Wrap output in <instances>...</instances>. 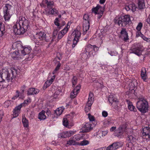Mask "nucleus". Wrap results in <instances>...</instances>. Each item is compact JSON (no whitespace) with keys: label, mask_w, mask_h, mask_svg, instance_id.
<instances>
[{"label":"nucleus","mask_w":150,"mask_h":150,"mask_svg":"<svg viewBox=\"0 0 150 150\" xmlns=\"http://www.w3.org/2000/svg\"><path fill=\"white\" fill-rule=\"evenodd\" d=\"M17 71L14 68L10 69L9 71L7 69H3L2 73L0 72V83L2 84V81L5 79L8 82H13L17 74Z\"/></svg>","instance_id":"nucleus-1"},{"label":"nucleus","mask_w":150,"mask_h":150,"mask_svg":"<svg viewBox=\"0 0 150 150\" xmlns=\"http://www.w3.org/2000/svg\"><path fill=\"white\" fill-rule=\"evenodd\" d=\"M12 3H7L3 8L4 18L5 21H8L12 15V9L13 8Z\"/></svg>","instance_id":"nucleus-2"},{"label":"nucleus","mask_w":150,"mask_h":150,"mask_svg":"<svg viewBox=\"0 0 150 150\" xmlns=\"http://www.w3.org/2000/svg\"><path fill=\"white\" fill-rule=\"evenodd\" d=\"M137 107L142 113H146L148 110V102L144 99L140 100L137 102Z\"/></svg>","instance_id":"nucleus-3"},{"label":"nucleus","mask_w":150,"mask_h":150,"mask_svg":"<svg viewBox=\"0 0 150 150\" xmlns=\"http://www.w3.org/2000/svg\"><path fill=\"white\" fill-rule=\"evenodd\" d=\"M131 23L129 16L127 15L120 17L118 18L117 23L119 26L125 27L129 25Z\"/></svg>","instance_id":"nucleus-4"},{"label":"nucleus","mask_w":150,"mask_h":150,"mask_svg":"<svg viewBox=\"0 0 150 150\" xmlns=\"http://www.w3.org/2000/svg\"><path fill=\"white\" fill-rule=\"evenodd\" d=\"M18 23L20 24L23 28V30H24L25 32L29 30L30 28L29 24L30 22L24 17H21Z\"/></svg>","instance_id":"nucleus-5"},{"label":"nucleus","mask_w":150,"mask_h":150,"mask_svg":"<svg viewBox=\"0 0 150 150\" xmlns=\"http://www.w3.org/2000/svg\"><path fill=\"white\" fill-rule=\"evenodd\" d=\"M93 95L92 93H90L89 94L88 101L86 105L85 110L86 112H88L91 109V107L94 101Z\"/></svg>","instance_id":"nucleus-6"},{"label":"nucleus","mask_w":150,"mask_h":150,"mask_svg":"<svg viewBox=\"0 0 150 150\" xmlns=\"http://www.w3.org/2000/svg\"><path fill=\"white\" fill-rule=\"evenodd\" d=\"M13 32L15 34L21 35L23 34L25 32L23 30V28L20 24L17 23L13 26Z\"/></svg>","instance_id":"nucleus-7"},{"label":"nucleus","mask_w":150,"mask_h":150,"mask_svg":"<svg viewBox=\"0 0 150 150\" xmlns=\"http://www.w3.org/2000/svg\"><path fill=\"white\" fill-rule=\"evenodd\" d=\"M74 33V35H75L74 38L73 40V44L72 45V48H74L75 47L76 45L79 42L81 35V32L77 30H75L74 31L73 33Z\"/></svg>","instance_id":"nucleus-8"},{"label":"nucleus","mask_w":150,"mask_h":150,"mask_svg":"<svg viewBox=\"0 0 150 150\" xmlns=\"http://www.w3.org/2000/svg\"><path fill=\"white\" fill-rule=\"evenodd\" d=\"M137 85L136 81L135 80L133 81H130L129 83H128V86L129 88V93H133L135 95L134 93Z\"/></svg>","instance_id":"nucleus-9"},{"label":"nucleus","mask_w":150,"mask_h":150,"mask_svg":"<svg viewBox=\"0 0 150 150\" xmlns=\"http://www.w3.org/2000/svg\"><path fill=\"white\" fill-rule=\"evenodd\" d=\"M17 47H21L20 49L21 54L23 55L29 54L31 50V48L30 47H23L21 44H17Z\"/></svg>","instance_id":"nucleus-10"},{"label":"nucleus","mask_w":150,"mask_h":150,"mask_svg":"<svg viewBox=\"0 0 150 150\" xmlns=\"http://www.w3.org/2000/svg\"><path fill=\"white\" fill-rule=\"evenodd\" d=\"M131 50L132 53L139 56L142 54V52L143 50V49L142 47L139 46V47L132 48Z\"/></svg>","instance_id":"nucleus-11"},{"label":"nucleus","mask_w":150,"mask_h":150,"mask_svg":"<svg viewBox=\"0 0 150 150\" xmlns=\"http://www.w3.org/2000/svg\"><path fill=\"white\" fill-rule=\"evenodd\" d=\"M120 143L119 142H116L113 143L108 146L106 148V150H115L120 146Z\"/></svg>","instance_id":"nucleus-12"},{"label":"nucleus","mask_w":150,"mask_h":150,"mask_svg":"<svg viewBox=\"0 0 150 150\" xmlns=\"http://www.w3.org/2000/svg\"><path fill=\"white\" fill-rule=\"evenodd\" d=\"M96 48V50H98V47L96 45H92L90 44H88L87 45L85 48V50L84 52H86V53H88L89 55H90V53L93 50L95 51V48Z\"/></svg>","instance_id":"nucleus-13"},{"label":"nucleus","mask_w":150,"mask_h":150,"mask_svg":"<svg viewBox=\"0 0 150 150\" xmlns=\"http://www.w3.org/2000/svg\"><path fill=\"white\" fill-rule=\"evenodd\" d=\"M37 36L38 38L40 40H43L45 39L47 42L49 41V39L47 38V37L46 36V34H45L43 32H40L39 33H37Z\"/></svg>","instance_id":"nucleus-14"},{"label":"nucleus","mask_w":150,"mask_h":150,"mask_svg":"<svg viewBox=\"0 0 150 150\" xmlns=\"http://www.w3.org/2000/svg\"><path fill=\"white\" fill-rule=\"evenodd\" d=\"M22 107V104L16 107L14 110L13 114L14 117H16L18 116L21 109Z\"/></svg>","instance_id":"nucleus-15"},{"label":"nucleus","mask_w":150,"mask_h":150,"mask_svg":"<svg viewBox=\"0 0 150 150\" xmlns=\"http://www.w3.org/2000/svg\"><path fill=\"white\" fill-rule=\"evenodd\" d=\"M82 131L83 132H90L92 129L91 125L89 123H86L83 128Z\"/></svg>","instance_id":"nucleus-16"},{"label":"nucleus","mask_w":150,"mask_h":150,"mask_svg":"<svg viewBox=\"0 0 150 150\" xmlns=\"http://www.w3.org/2000/svg\"><path fill=\"white\" fill-rule=\"evenodd\" d=\"M120 34L124 37L123 40L124 41H126L129 39L128 34L125 28H122Z\"/></svg>","instance_id":"nucleus-17"},{"label":"nucleus","mask_w":150,"mask_h":150,"mask_svg":"<svg viewBox=\"0 0 150 150\" xmlns=\"http://www.w3.org/2000/svg\"><path fill=\"white\" fill-rule=\"evenodd\" d=\"M108 100L110 103H111L112 104L113 103H113V104H115V105L114 108H118V106L117 105V103L118 102V101L117 99H115L112 95H110L109 96L108 98Z\"/></svg>","instance_id":"nucleus-18"},{"label":"nucleus","mask_w":150,"mask_h":150,"mask_svg":"<svg viewBox=\"0 0 150 150\" xmlns=\"http://www.w3.org/2000/svg\"><path fill=\"white\" fill-rule=\"evenodd\" d=\"M39 90L34 88H29L27 94L28 95L36 94L39 93Z\"/></svg>","instance_id":"nucleus-19"},{"label":"nucleus","mask_w":150,"mask_h":150,"mask_svg":"<svg viewBox=\"0 0 150 150\" xmlns=\"http://www.w3.org/2000/svg\"><path fill=\"white\" fill-rule=\"evenodd\" d=\"M150 128L149 125L148 127H146L143 129L142 131V133L144 137H146L147 138L150 130Z\"/></svg>","instance_id":"nucleus-20"},{"label":"nucleus","mask_w":150,"mask_h":150,"mask_svg":"<svg viewBox=\"0 0 150 150\" xmlns=\"http://www.w3.org/2000/svg\"><path fill=\"white\" fill-rule=\"evenodd\" d=\"M83 33H86V32L88 30L90 27L89 22H87L85 23L83 22Z\"/></svg>","instance_id":"nucleus-21"},{"label":"nucleus","mask_w":150,"mask_h":150,"mask_svg":"<svg viewBox=\"0 0 150 150\" xmlns=\"http://www.w3.org/2000/svg\"><path fill=\"white\" fill-rule=\"evenodd\" d=\"M5 32L4 25L0 21V36H2Z\"/></svg>","instance_id":"nucleus-22"},{"label":"nucleus","mask_w":150,"mask_h":150,"mask_svg":"<svg viewBox=\"0 0 150 150\" xmlns=\"http://www.w3.org/2000/svg\"><path fill=\"white\" fill-rule=\"evenodd\" d=\"M141 76L142 79L144 81H145L146 79L147 75H146V71L145 68H142L141 71Z\"/></svg>","instance_id":"nucleus-23"},{"label":"nucleus","mask_w":150,"mask_h":150,"mask_svg":"<svg viewBox=\"0 0 150 150\" xmlns=\"http://www.w3.org/2000/svg\"><path fill=\"white\" fill-rule=\"evenodd\" d=\"M138 8L140 9H143L145 8L144 0H138Z\"/></svg>","instance_id":"nucleus-24"},{"label":"nucleus","mask_w":150,"mask_h":150,"mask_svg":"<svg viewBox=\"0 0 150 150\" xmlns=\"http://www.w3.org/2000/svg\"><path fill=\"white\" fill-rule=\"evenodd\" d=\"M45 112L42 110L40 112L38 115V118L40 120H45L46 119V117L45 114Z\"/></svg>","instance_id":"nucleus-25"},{"label":"nucleus","mask_w":150,"mask_h":150,"mask_svg":"<svg viewBox=\"0 0 150 150\" xmlns=\"http://www.w3.org/2000/svg\"><path fill=\"white\" fill-rule=\"evenodd\" d=\"M68 132H64L58 134V137L59 138H66L69 137Z\"/></svg>","instance_id":"nucleus-26"},{"label":"nucleus","mask_w":150,"mask_h":150,"mask_svg":"<svg viewBox=\"0 0 150 150\" xmlns=\"http://www.w3.org/2000/svg\"><path fill=\"white\" fill-rule=\"evenodd\" d=\"M79 144L78 143L76 142L75 140L72 139H70L68 141H67V143L66 144L67 146V145L71 146Z\"/></svg>","instance_id":"nucleus-27"},{"label":"nucleus","mask_w":150,"mask_h":150,"mask_svg":"<svg viewBox=\"0 0 150 150\" xmlns=\"http://www.w3.org/2000/svg\"><path fill=\"white\" fill-rule=\"evenodd\" d=\"M12 58L13 59H16L19 57L18 50L17 51L13 52L11 54Z\"/></svg>","instance_id":"nucleus-28"},{"label":"nucleus","mask_w":150,"mask_h":150,"mask_svg":"<svg viewBox=\"0 0 150 150\" xmlns=\"http://www.w3.org/2000/svg\"><path fill=\"white\" fill-rule=\"evenodd\" d=\"M22 122L24 127H28V121L25 117H23Z\"/></svg>","instance_id":"nucleus-29"},{"label":"nucleus","mask_w":150,"mask_h":150,"mask_svg":"<svg viewBox=\"0 0 150 150\" xmlns=\"http://www.w3.org/2000/svg\"><path fill=\"white\" fill-rule=\"evenodd\" d=\"M85 52L82 53L81 54V58L83 60L86 59H88L89 57V56L88 54V53H86V52Z\"/></svg>","instance_id":"nucleus-30"},{"label":"nucleus","mask_w":150,"mask_h":150,"mask_svg":"<svg viewBox=\"0 0 150 150\" xmlns=\"http://www.w3.org/2000/svg\"><path fill=\"white\" fill-rule=\"evenodd\" d=\"M100 7V5L98 4L94 8H93L92 9V10L93 12H94V13L96 14H97L99 12H98V11L99 10V7Z\"/></svg>","instance_id":"nucleus-31"},{"label":"nucleus","mask_w":150,"mask_h":150,"mask_svg":"<svg viewBox=\"0 0 150 150\" xmlns=\"http://www.w3.org/2000/svg\"><path fill=\"white\" fill-rule=\"evenodd\" d=\"M68 23H68L67 26L66 27H65L62 31H60V32L62 33L64 35L67 33L68 30L69 28L68 27L69 26V27H70L68 25Z\"/></svg>","instance_id":"nucleus-32"},{"label":"nucleus","mask_w":150,"mask_h":150,"mask_svg":"<svg viewBox=\"0 0 150 150\" xmlns=\"http://www.w3.org/2000/svg\"><path fill=\"white\" fill-rule=\"evenodd\" d=\"M58 62L59 63H58L56 67L55 68V69L54 71H53V72H52V73L53 74H55L56 73V71H57L58 70H59V68L61 65V64L60 63L59 61H58Z\"/></svg>","instance_id":"nucleus-33"},{"label":"nucleus","mask_w":150,"mask_h":150,"mask_svg":"<svg viewBox=\"0 0 150 150\" xmlns=\"http://www.w3.org/2000/svg\"><path fill=\"white\" fill-rule=\"evenodd\" d=\"M45 3L47 4V7L50 8L53 5V2L52 1H49L48 0H45Z\"/></svg>","instance_id":"nucleus-34"},{"label":"nucleus","mask_w":150,"mask_h":150,"mask_svg":"<svg viewBox=\"0 0 150 150\" xmlns=\"http://www.w3.org/2000/svg\"><path fill=\"white\" fill-rule=\"evenodd\" d=\"M89 144V142L86 140H84L81 141L80 142V145L81 146H85L88 144Z\"/></svg>","instance_id":"nucleus-35"},{"label":"nucleus","mask_w":150,"mask_h":150,"mask_svg":"<svg viewBox=\"0 0 150 150\" xmlns=\"http://www.w3.org/2000/svg\"><path fill=\"white\" fill-rule=\"evenodd\" d=\"M63 110L61 108H58L56 110L55 112L57 115H60L62 112Z\"/></svg>","instance_id":"nucleus-36"},{"label":"nucleus","mask_w":150,"mask_h":150,"mask_svg":"<svg viewBox=\"0 0 150 150\" xmlns=\"http://www.w3.org/2000/svg\"><path fill=\"white\" fill-rule=\"evenodd\" d=\"M83 19L84 20V21H83V22L86 23L87 22H89V16L87 14H85L83 16Z\"/></svg>","instance_id":"nucleus-37"},{"label":"nucleus","mask_w":150,"mask_h":150,"mask_svg":"<svg viewBox=\"0 0 150 150\" xmlns=\"http://www.w3.org/2000/svg\"><path fill=\"white\" fill-rule=\"evenodd\" d=\"M128 108L130 111H133L134 112L136 111V109L135 108V107L132 105H128Z\"/></svg>","instance_id":"nucleus-38"},{"label":"nucleus","mask_w":150,"mask_h":150,"mask_svg":"<svg viewBox=\"0 0 150 150\" xmlns=\"http://www.w3.org/2000/svg\"><path fill=\"white\" fill-rule=\"evenodd\" d=\"M77 81V79L75 76H73V77L72 79V83L73 86L74 87L76 84Z\"/></svg>","instance_id":"nucleus-39"},{"label":"nucleus","mask_w":150,"mask_h":150,"mask_svg":"<svg viewBox=\"0 0 150 150\" xmlns=\"http://www.w3.org/2000/svg\"><path fill=\"white\" fill-rule=\"evenodd\" d=\"M63 124L64 126L66 127L68 125V121L67 118H64L63 120Z\"/></svg>","instance_id":"nucleus-40"},{"label":"nucleus","mask_w":150,"mask_h":150,"mask_svg":"<svg viewBox=\"0 0 150 150\" xmlns=\"http://www.w3.org/2000/svg\"><path fill=\"white\" fill-rule=\"evenodd\" d=\"M129 7H130L131 10L132 11H134L136 10V8L135 6V4L132 3L131 4H129Z\"/></svg>","instance_id":"nucleus-41"},{"label":"nucleus","mask_w":150,"mask_h":150,"mask_svg":"<svg viewBox=\"0 0 150 150\" xmlns=\"http://www.w3.org/2000/svg\"><path fill=\"white\" fill-rule=\"evenodd\" d=\"M77 94V93L76 92H74L73 90L71 93L70 95V98H74L76 96Z\"/></svg>","instance_id":"nucleus-42"},{"label":"nucleus","mask_w":150,"mask_h":150,"mask_svg":"<svg viewBox=\"0 0 150 150\" xmlns=\"http://www.w3.org/2000/svg\"><path fill=\"white\" fill-rule=\"evenodd\" d=\"M81 86L79 84L73 89L74 92H76L77 93H78V91H79L80 88H81Z\"/></svg>","instance_id":"nucleus-43"},{"label":"nucleus","mask_w":150,"mask_h":150,"mask_svg":"<svg viewBox=\"0 0 150 150\" xmlns=\"http://www.w3.org/2000/svg\"><path fill=\"white\" fill-rule=\"evenodd\" d=\"M142 26V23H139L136 27V29L138 31H140Z\"/></svg>","instance_id":"nucleus-44"},{"label":"nucleus","mask_w":150,"mask_h":150,"mask_svg":"<svg viewBox=\"0 0 150 150\" xmlns=\"http://www.w3.org/2000/svg\"><path fill=\"white\" fill-rule=\"evenodd\" d=\"M140 34L141 37L145 41H147V42H149L150 40L149 39L146 37H145L141 33H139Z\"/></svg>","instance_id":"nucleus-45"},{"label":"nucleus","mask_w":150,"mask_h":150,"mask_svg":"<svg viewBox=\"0 0 150 150\" xmlns=\"http://www.w3.org/2000/svg\"><path fill=\"white\" fill-rule=\"evenodd\" d=\"M88 118L90 121H93L95 120L94 117L92 115H91L90 114H88Z\"/></svg>","instance_id":"nucleus-46"},{"label":"nucleus","mask_w":150,"mask_h":150,"mask_svg":"<svg viewBox=\"0 0 150 150\" xmlns=\"http://www.w3.org/2000/svg\"><path fill=\"white\" fill-rule=\"evenodd\" d=\"M116 132L118 133L120 136L122 135L123 133V130L121 128H119Z\"/></svg>","instance_id":"nucleus-47"},{"label":"nucleus","mask_w":150,"mask_h":150,"mask_svg":"<svg viewBox=\"0 0 150 150\" xmlns=\"http://www.w3.org/2000/svg\"><path fill=\"white\" fill-rule=\"evenodd\" d=\"M16 92L17 93L16 94L14 97L13 98H12V99H15L19 96L20 92L18 90H16Z\"/></svg>","instance_id":"nucleus-48"},{"label":"nucleus","mask_w":150,"mask_h":150,"mask_svg":"<svg viewBox=\"0 0 150 150\" xmlns=\"http://www.w3.org/2000/svg\"><path fill=\"white\" fill-rule=\"evenodd\" d=\"M30 99H27V100H25L24 101V102H23V103H22L21 104H22V106H25V105H25V104H27L29 102V101H30V102L31 101H30Z\"/></svg>","instance_id":"nucleus-49"},{"label":"nucleus","mask_w":150,"mask_h":150,"mask_svg":"<svg viewBox=\"0 0 150 150\" xmlns=\"http://www.w3.org/2000/svg\"><path fill=\"white\" fill-rule=\"evenodd\" d=\"M59 30V29H57L56 30H54V31L53 32V34L54 38V37H55L57 35L58 33V31Z\"/></svg>","instance_id":"nucleus-50"},{"label":"nucleus","mask_w":150,"mask_h":150,"mask_svg":"<svg viewBox=\"0 0 150 150\" xmlns=\"http://www.w3.org/2000/svg\"><path fill=\"white\" fill-rule=\"evenodd\" d=\"M58 11L55 8L52 9V10L51 11V13L52 14H57L58 13Z\"/></svg>","instance_id":"nucleus-51"},{"label":"nucleus","mask_w":150,"mask_h":150,"mask_svg":"<svg viewBox=\"0 0 150 150\" xmlns=\"http://www.w3.org/2000/svg\"><path fill=\"white\" fill-rule=\"evenodd\" d=\"M64 35L62 33L60 32L58 34L57 38L59 40L61 39Z\"/></svg>","instance_id":"nucleus-52"},{"label":"nucleus","mask_w":150,"mask_h":150,"mask_svg":"<svg viewBox=\"0 0 150 150\" xmlns=\"http://www.w3.org/2000/svg\"><path fill=\"white\" fill-rule=\"evenodd\" d=\"M105 7L103 6L102 7L100 6V7H99V10H100V13H103V12L104 10Z\"/></svg>","instance_id":"nucleus-53"},{"label":"nucleus","mask_w":150,"mask_h":150,"mask_svg":"<svg viewBox=\"0 0 150 150\" xmlns=\"http://www.w3.org/2000/svg\"><path fill=\"white\" fill-rule=\"evenodd\" d=\"M103 116L104 117H106L108 115V113L107 112L103 111L102 113Z\"/></svg>","instance_id":"nucleus-54"},{"label":"nucleus","mask_w":150,"mask_h":150,"mask_svg":"<svg viewBox=\"0 0 150 150\" xmlns=\"http://www.w3.org/2000/svg\"><path fill=\"white\" fill-rule=\"evenodd\" d=\"M59 22L57 21H55L54 22V23L55 25H57L58 26L57 28L58 29H60L61 28V26H60V27H59V26L60 25V24L59 23Z\"/></svg>","instance_id":"nucleus-55"},{"label":"nucleus","mask_w":150,"mask_h":150,"mask_svg":"<svg viewBox=\"0 0 150 150\" xmlns=\"http://www.w3.org/2000/svg\"><path fill=\"white\" fill-rule=\"evenodd\" d=\"M25 88L26 86L25 85H23L21 87V93H23Z\"/></svg>","instance_id":"nucleus-56"},{"label":"nucleus","mask_w":150,"mask_h":150,"mask_svg":"<svg viewBox=\"0 0 150 150\" xmlns=\"http://www.w3.org/2000/svg\"><path fill=\"white\" fill-rule=\"evenodd\" d=\"M52 83V81H51L50 80H47V81H46V82H45V83H46V84H47V85L49 86L51 84V83Z\"/></svg>","instance_id":"nucleus-57"},{"label":"nucleus","mask_w":150,"mask_h":150,"mask_svg":"<svg viewBox=\"0 0 150 150\" xmlns=\"http://www.w3.org/2000/svg\"><path fill=\"white\" fill-rule=\"evenodd\" d=\"M97 14H98V19H100L101 18V17H102L103 14V13H99V12H98V13H97Z\"/></svg>","instance_id":"nucleus-58"},{"label":"nucleus","mask_w":150,"mask_h":150,"mask_svg":"<svg viewBox=\"0 0 150 150\" xmlns=\"http://www.w3.org/2000/svg\"><path fill=\"white\" fill-rule=\"evenodd\" d=\"M19 98H20L21 99H23L24 98V94H23V93H21L20 94V96Z\"/></svg>","instance_id":"nucleus-59"},{"label":"nucleus","mask_w":150,"mask_h":150,"mask_svg":"<svg viewBox=\"0 0 150 150\" xmlns=\"http://www.w3.org/2000/svg\"><path fill=\"white\" fill-rule=\"evenodd\" d=\"M68 133V136H69V137H71L72 135L74 134V132L72 131H67Z\"/></svg>","instance_id":"nucleus-60"},{"label":"nucleus","mask_w":150,"mask_h":150,"mask_svg":"<svg viewBox=\"0 0 150 150\" xmlns=\"http://www.w3.org/2000/svg\"><path fill=\"white\" fill-rule=\"evenodd\" d=\"M125 8L127 11H129L131 10L130 7H129V5L125 6Z\"/></svg>","instance_id":"nucleus-61"},{"label":"nucleus","mask_w":150,"mask_h":150,"mask_svg":"<svg viewBox=\"0 0 150 150\" xmlns=\"http://www.w3.org/2000/svg\"><path fill=\"white\" fill-rule=\"evenodd\" d=\"M10 104V102L9 101H6L4 103V105H5L6 107H8L9 105V104Z\"/></svg>","instance_id":"nucleus-62"},{"label":"nucleus","mask_w":150,"mask_h":150,"mask_svg":"<svg viewBox=\"0 0 150 150\" xmlns=\"http://www.w3.org/2000/svg\"><path fill=\"white\" fill-rule=\"evenodd\" d=\"M146 21L150 25V14L148 18H147Z\"/></svg>","instance_id":"nucleus-63"},{"label":"nucleus","mask_w":150,"mask_h":150,"mask_svg":"<svg viewBox=\"0 0 150 150\" xmlns=\"http://www.w3.org/2000/svg\"><path fill=\"white\" fill-rule=\"evenodd\" d=\"M100 133L102 134V136H103V135L105 136L107 133V132L106 131L100 132Z\"/></svg>","instance_id":"nucleus-64"}]
</instances>
